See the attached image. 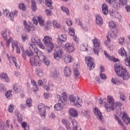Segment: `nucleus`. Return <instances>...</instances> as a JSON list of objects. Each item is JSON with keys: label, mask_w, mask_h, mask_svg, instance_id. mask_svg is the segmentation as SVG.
Instances as JSON below:
<instances>
[{"label": "nucleus", "mask_w": 130, "mask_h": 130, "mask_svg": "<svg viewBox=\"0 0 130 130\" xmlns=\"http://www.w3.org/2000/svg\"><path fill=\"white\" fill-rule=\"evenodd\" d=\"M115 72L118 77L122 78L123 81H128L130 75L126 69L123 68L119 63H116L114 65Z\"/></svg>", "instance_id": "obj_1"}, {"label": "nucleus", "mask_w": 130, "mask_h": 130, "mask_svg": "<svg viewBox=\"0 0 130 130\" xmlns=\"http://www.w3.org/2000/svg\"><path fill=\"white\" fill-rule=\"evenodd\" d=\"M103 100H104V101H103V104H105V107L106 111L110 112L111 110H113L114 109V100L112 96H108V104H106V99H104Z\"/></svg>", "instance_id": "obj_2"}, {"label": "nucleus", "mask_w": 130, "mask_h": 130, "mask_svg": "<svg viewBox=\"0 0 130 130\" xmlns=\"http://www.w3.org/2000/svg\"><path fill=\"white\" fill-rule=\"evenodd\" d=\"M44 43L47 47V51L50 53L54 48V44L52 43V39L51 38L46 36L43 39Z\"/></svg>", "instance_id": "obj_3"}, {"label": "nucleus", "mask_w": 130, "mask_h": 130, "mask_svg": "<svg viewBox=\"0 0 130 130\" xmlns=\"http://www.w3.org/2000/svg\"><path fill=\"white\" fill-rule=\"evenodd\" d=\"M69 99L72 105L77 106V107H81L82 106V100L80 98H78V99H77L74 95H70Z\"/></svg>", "instance_id": "obj_4"}, {"label": "nucleus", "mask_w": 130, "mask_h": 130, "mask_svg": "<svg viewBox=\"0 0 130 130\" xmlns=\"http://www.w3.org/2000/svg\"><path fill=\"white\" fill-rule=\"evenodd\" d=\"M23 27L24 30L26 33H29L31 31H35L36 29L35 26L32 24V23H29V25L25 20H23Z\"/></svg>", "instance_id": "obj_5"}, {"label": "nucleus", "mask_w": 130, "mask_h": 130, "mask_svg": "<svg viewBox=\"0 0 130 130\" xmlns=\"http://www.w3.org/2000/svg\"><path fill=\"white\" fill-rule=\"evenodd\" d=\"M85 60L89 70L91 71V70H94V68H95V63H94V59H93V58L90 56L86 57Z\"/></svg>", "instance_id": "obj_6"}, {"label": "nucleus", "mask_w": 130, "mask_h": 130, "mask_svg": "<svg viewBox=\"0 0 130 130\" xmlns=\"http://www.w3.org/2000/svg\"><path fill=\"white\" fill-rule=\"evenodd\" d=\"M38 108L42 118H45L46 116V107H45V105L43 104H40L38 106Z\"/></svg>", "instance_id": "obj_7"}, {"label": "nucleus", "mask_w": 130, "mask_h": 130, "mask_svg": "<svg viewBox=\"0 0 130 130\" xmlns=\"http://www.w3.org/2000/svg\"><path fill=\"white\" fill-rule=\"evenodd\" d=\"M35 48H36V46L34 43H32L31 42V43L30 44L29 49L25 51V53L26 55H27V56H29V57L31 56H32V55H34V52H35Z\"/></svg>", "instance_id": "obj_8"}, {"label": "nucleus", "mask_w": 130, "mask_h": 130, "mask_svg": "<svg viewBox=\"0 0 130 130\" xmlns=\"http://www.w3.org/2000/svg\"><path fill=\"white\" fill-rule=\"evenodd\" d=\"M31 43H34L35 46H36V44L37 45H39L40 48L42 49H45V47H44V45L41 43V41L39 38H38L37 37H32L31 38Z\"/></svg>", "instance_id": "obj_9"}, {"label": "nucleus", "mask_w": 130, "mask_h": 130, "mask_svg": "<svg viewBox=\"0 0 130 130\" xmlns=\"http://www.w3.org/2000/svg\"><path fill=\"white\" fill-rule=\"evenodd\" d=\"M63 54V51L62 50L55 51L53 53V57L56 60H59L60 58H62Z\"/></svg>", "instance_id": "obj_10"}, {"label": "nucleus", "mask_w": 130, "mask_h": 130, "mask_svg": "<svg viewBox=\"0 0 130 130\" xmlns=\"http://www.w3.org/2000/svg\"><path fill=\"white\" fill-rule=\"evenodd\" d=\"M35 53L37 54V57L40 60H44V59H45L46 56L44 55V54H43L41 51L39 50L38 48H37L36 47L35 49Z\"/></svg>", "instance_id": "obj_11"}, {"label": "nucleus", "mask_w": 130, "mask_h": 130, "mask_svg": "<svg viewBox=\"0 0 130 130\" xmlns=\"http://www.w3.org/2000/svg\"><path fill=\"white\" fill-rule=\"evenodd\" d=\"M30 64L32 67H40L41 66V62L36 58H30L29 59Z\"/></svg>", "instance_id": "obj_12"}, {"label": "nucleus", "mask_w": 130, "mask_h": 130, "mask_svg": "<svg viewBox=\"0 0 130 130\" xmlns=\"http://www.w3.org/2000/svg\"><path fill=\"white\" fill-rule=\"evenodd\" d=\"M107 2L115 9V10H119L120 9V3L115 2L112 0H107Z\"/></svg>", "instance_id": "obj_13"}, {"label": "nucleus", "mask_w": 130, "mask_h": 130, "mask_svg": "<svg viewBox=\"0 0 130 130\" xmlns=\"http://www.w3.org/2000/svg\"><path fill=\"white\" fill-rule=\"evenodd\" d=\"M63 104V101L61 100H58V104H56L54 106V109L56 111H60L62 110V104Z\"/></svg>", "instance_id": "obj_14"}, {"label": "nucleus", "mask_w": 130, "mask_h": 130, "mask_svg": "<svg viewBox=\"0 0 130 130\" xmlns=\"http://www.w3.org/2000/svg\"><path fill=\"white\" fill-rule=\"evenodd\" d=\"M123 115L122 116V119L123 121V122H125L127 125L128 124H129L130 123V118L128 117V115H127V114H126V112H123L122 113Z\"/></svg>", "instance_id": "obj_15"}, {"label": "nucleus", "mask_w": 130, "mask_h": 130, "mask_svg": "<svg viewBox=\"0 0 130 130\" xmlns=\"http://www.w3.org/2000/svg\"><path fill=\"white\" fill-rule=\"evenodd\" d=\"M65 49L69 53H71V52H73L75 50V48L74 47V46H73L72 44L70 43H67L65 45Z\"/></svg>", "instance_id": "obj_16"}, {"label": "nucleus", "mask_w": 130, "mask_h": 130, "mask_svg": "<svg viewBox=\"0 0 130 130\" xmlns=\"http://www.w3.org/2000/svg\"><path fill=\"white\" fill-rule=\"evenodd\" d=\"M94 114L96 116L98 119L100 120H102V113L99 110V109L97 107L94 108V110H93Z\"/></svg>", "instance_id": "obj_17"}, {"label": "nucleus", "mask_w": 130, "mask_h": 130, "mask_svg": "<svg viewBox=\"0 0 130 130\" xmlns=\"http://www.w3.org/2000/svg\"><path fill=\"white\" fill-rule=\"evenodd\" d=\"M64 74L66 77L69 78V77H71V75H72V70L69 67H66L64 69Z\"/></svg>", "instance_id": "obj_18"}, {"label": "nucleus", "mask_w": 130, "mask_h": 130, "mask_svg": "<svg viewBox=\"0 0 130 130\" xmlns=\"http://www.w3.org/2000/svg\"><path fill=\"white\" fill-rule=\"evenodd\" d=\"M7 57L9 60H11H11L13 61L16 69H20V65L18 64V63H17V60L15 57L12 55L9 56V55H7Z\"/></svg>", "instance_id": "obj_19"}, {"label": "nucleus", "mask_w": 130, "mask_h": 130, "mask_svg": "<svg viewBox=\"0 0 130 130\" xmlns=\"http://www.w3.org/2000/svg\"><path fill=\"white\" fill-rule=\"evenodd\" d=\"M18 11L14 10L9 13V18L11 21H14L15 17L18 16Z\"/></svg>", "instance_id": "obj_20"}, {"label": "nucleus", "mask_w": 130, "mask_h": 130, "mask_svg": "<svg viewBox=\"0 0 130 130\" xmlns=\"http://www.w3.org/2000/svg\"><path fill=\"white\" fill-rule=\"evenodd\" d=\"M58 42H60V43H62V42H66L67 41V35L63 34V35H59L58 36Z\"/></svg>", "instance_id": "obj_21"}, {"label": "nucleus", "mask_w": 130, "mask_h": 130, "mask_svg": "<svg viewBox=\"0 0 130 130\" xmlns=\"http://www.w3.org/2000/svg\"><path fill=\"white\" fill-rule=\"evenodd\" d=\"M0 78L1 79H4L6 83L10 82V78L8 76V75L5 73H0Z\"/></svg>", "instance_id": "obj_22"}, {"label": "nucleus", "mask_w": 130, "mask_h": 130, "mask_svg": "<svg viewBox=\"0 0 130 130\" xmlns=\"http://www.w3.org/2000/svg\"><path fill=\"white\" fill-rule=\"evenodd\" d=\"M43 87L46 91H52L54 90V85L53 84L44 85Z\"/></svg>", "instance_id": "obj_23"}, {"label": "nucleus", "mask_w": 130, "mask_h": 130, "mask_svg": "<svg viewBox=\"0 0 130 130\" xmlns=\"http://www.w3.org/2000/svg\"><path fill=\"white\" fill-rule=\"evenodd\" d=\"M69 112V114L73 117H78L79 115L78 112L74 109H70Z\"/></svg>", "instance_id": "obj_24"}, {"label": "nucleus", "mask_w": 130, "mask_h": 130, "mask_svg": "<svg viewBox=\"0 0 130 130\" xmlns=\"http://www.w3.org/2000/svg\"><path fill=\"white\" fill-rule=\"evenodd\" d=\"M31 85L33 86V91L36 93V92H38V91H39V88H38V86H37V83H36L35 80L32 79L31 80Z\"/></svg>", "instance_id": "obj_25"}, {"label": "nucleus", "mask_w": 130, "mask_h": 130, "mask_svg": "<svg viewBox=\"0 0 130 130\" xmlns=\"http://www.w3.org/2000/svg\"><path fill=\"white\" fill-rule=\"evenodd\" d=\"M96 24L99 25V26H101L103 24V20H102V17L100 15L96 16Z\"/></svg>", "instance_id": "obj_26"}, {"label": "nucleus", "mask_w": 130, "mask_h": 130, "mask_svg": "<svg viewBox=\"0 0 130 130\" xmlns=\"http://www.w3.org/2000/svg\"><path fill=\"white\" fill-rule=\"evenodd\" d=\"M118 53L119 54H120V55H121V56H125L126 58L125 59H126V58H127V55H126V52L125 51V50H124V48H121L119 50H118Z\"/></svg>", "instance_id": "obj_27"}, {"label": "nucleus", "mask_w": 130, "mask_h": 130, "mask_svg": "<svg viewBox=\"0 0 130 130\" xmlns=\"http://www.w3.org/2000/svg\"><path fill=\"white\" fill-rule=\"evenodd\" d=\"M102 12L104 15H107L108 14V6L106 4H104L102 5Z\"/></svg>", "instance_id": "obj_28"}, {"label": "nucleus", "mask_w": 130, "mask_h": 130, "mask_svg": "<svg viewBox=\"0 0 130 130\" xmlns=\"http://www.w3.org/2000/svg\"><path fill=\"white\" fill-rule=\"evenodd\" d=\"M64 61L66 63H70L73 61V57L70 55H66L64 58Z\"/></svg>", "instance_id": "obj_29"}, {"label": "nucleus", "mask_w": 130, "mask_h": 130, "mask_svg": "<svg viewBox=\"0 0 130 130\" xmlns=\"http://www.w3.org/2000/svg\"><path fill=\"white\" fill-rule=\"evenodd\" d=\"M115 118L117 120L118 123L119 125H121V126H122L123 130H126V127H125L123 125V123H122V122L120 120V119L116 115H115Z\"/></svg>", "instance_id": "obj_30"}, {"label": "nucleus", "mask_w": 130, "mask_h": 130, "mask_svg": "<svg viewBox=\"0 0 130 130\" xmlns=\"http://www.w3.org/2000/svg\"><path fill=\"white\" fill-rule=\"evenodd\" d=\"M20 88H21V86L18 83H15L13 86V89L15 93H19Z\"/></svg>", "instance_id": "obj_31"}, {"label": "nucleus", "mask_w": 130, "mask_h": 130, "mask_svg": "<svg viewBox=\"0 0 130 130\" xmlns=\"http://www.w3.org/2000/svg\"><path fill=\"white\" fill-rule=\"evenodd\" d=\"M15 114L17 116V120L19 122H22V121H23V116L20 114V112H19V111H16Z\"/></svg>", "instance_id": "obj_32"}, {"label": "nucleus", "mask_w": 130, "mask_h": 130, "mask_svg": "<svg viewBox=\"0 0 130 130\" xmlns=\"http://www.w3.org/2000/svg\"><path fill=\"white\" fill-rule=\"evenodd\" d=\"M93 42V46L95 47H100V41L97 39V38H94L93 40H92Z\"/></svg>", "instance_id": "obj_33"}, {"label": "nucleus", "mask_w": 130, "mask_h": 130, "mask_svg": "<svg viewBox=\"0 0 130 130\" xmlns=\"http://www.w3.org/2000/svg\"><path fill=\"white\" fill-rule=\"evenodd\" d=\"M31 9L33 12H36L37 11V6H36V2L35 0H31Z\"/></svg>", "instance_id": "obj_34"}, {"label": "nucleus", "mask_w": 130, "mask_h": 130, "mask_svg": "<svg viewBox=\"0 0 130 130\" xmlns=\"http://www.w3.org/2000/svg\"><path fill=\"white\" fill-rule=\"evenodd\" d=\"M111 82L114 84V85H117V86H119V85H121V84H122V81L118 80H115L114 78H112Z\"/></svg>", "instance_id": "obj_35"}, {"label": "nucleus", "mask_w": 130, "mask_h": 130, "mask_svg": "<svg viewBox=\"0 0 130 130\" xmlns=\"http://www.w3.org/2000/svg\"><path fill=\"white\" fill-rule=\"evenodd\" d=\"M38 21L40 24V25L41 26H44V24L45 23V21H44V20L43 19V18H42V17H41V16H39L38 17Z\"/></svg>", "instance_id": "obj_36"}, {"label": "nucleus", "mask_w": 130, "mask_h": 130, "mask_svg": "<svg viewBox=\"0 0 130 130\" xmlns=\"http://www.w3.org/2000/svg\"><path fill=\"white\" fill-rule=\"evenodd\" d=\"M33 101L31 98H28L26 100L25 105L27 107H31Z\"/></svg>", "instance_id": "obj_37"}, {"label": "nucleus", "mask_w": 130, "mask_h": 130, "mask_svg": "<svg viewBox=\"0 0 130 130\" xmlns=\"http://www.w3.org/2000/svg\"><path fill=\"white\" fill-rule=\"evenodd\" d=\"M59 74V73L57 72V70H56V69H53L52 71L51 76L53 78H57Z\"/></svg>", "instance_id": "obj_38"}, {"label": "nucleus", "mask_w": 130, "mask_h": 130, "mask_svg": "<svg viewBox=\"0 0 130 130\" xmlns=\"http://www.w3.org/2000/svg\"><path fill=\"white\" fill-rule=\"evenodd\" d=\"M45 4L47 7H50L51 10H53V7L51 6L52 5L51 0H45Z\"/></svg>", "instance_id": "obj_39"}, {"label": "nucleus", "mask_w": 130, "mask_h": 130, "mask_svg": "<svg viewBox=\"0 0 130 130\" xmlns=\"http://www.w3.org/2000/svg\"><path fill=\"white\" fill-rule=\"evenodd\" d=\"M80 50L81 51H87L88 50V46L87 44H84L80 46Z\"/></svg>", "instance_id": "obj_40"}, {"label": "nucleus", "mask_w": 130, "mask_h": 130, "mask_svg": "<svg viewBox=\"0 0 130 130\" xmlns=\"http://www.w3.org/2000/svg\"><path fill=\"white\" fill-rule=\"evenodd\" d=\"M51 29V22L50 21H47L45 24V30H47Z\"/></svg>", "instance_id": "obj_41"}, {"label": "nucleus", "mask_w": 130, "mask_h": 130, "mask_svg": "<svg viewBox=\"0 0 130 130\" xmlns=\"http://www.w3.org/2000/svg\"><path fill=\"white\" fill-rule=\"evenodd\" d=\"M18 8L19 10H21V11H26V6H25V4H24V3H20L18 5Z\"/></svg>", "instance_id": "obj_42"}, {"label": "nucleus", "mask_w": 130, "mask_h": 130, "mask_svg": "<svg viewBox=\"0 0 130 130\" xmlns=\"http://www.w3.org/2000/svg\"><path fill=\"white\" fill-rule=\"evenodd\" d=\"M61 9L62 11V12L66 13L67 16H70V12H69V9L67 7L64 6H62L61 7Z\"/></svg>", "instance_id": "obj_43"}, {"label": "nucleus", "mask_w": 130, "mask_h": 130, "mask_svg": "<svg viewBox=\"0 0 130 130\" xmlns=\"http://www.w3.org/2000/svg\"><path fill=\"white\" fill-rule=\"evenodd\" d=\"M74 74L75 76V79H78V78H79V76H80V73H79V70H78V69L74 68Z\"/></svg>", "instance_id": "obj_44"}, {"label": "nucleus", "mask_w": 130, "mask_h": 130, "mask_svg": "<svg viewBox=\"0 0 130 130\" xmlns=\"http://www.w3.org/2000/svg\"><path fill=\"white\" fill-rule=\"evenodd\" d=\"M36 74L39 77H41L43 75V70L41 69H38L36 71Z\"/></svg>", "instance_id": "obj_45"}, {"label": "nucleus", "mask_w": 130, "mask_h": 130, "mask_svg": "<svg viewBox=\"0 0 130 130\" xmlns=\"http://www.w3.org/2000/svg\"><path fill=\"white\" fill-rule=\"evenodd\" d=\"M21 126L25 130H29V126H28V124H27V123L26 122H23L21 123Z\"/></svg>", "instance_id": "obj_46"}, {"label": "nucleus", "mask_w": 130, "mask_h": 130, "mask_svg": "<svg viewBox=\"0 0 130 130\" xmlns=\"http://www.w3.org/2000/svg\"><path fill=\"white\" fill-rule=\"evenodd\" d=\"M7 99H11L12 98V90H9L5 94Z\"/></svg>", "instance_id": "obj_47"}, {"label": "nucleus", "mask_w": 130, "mask_h": 130, "mask_svg": "<svg viewBox=\"0 0 130 130\" xmlns=\"http://www.w3.org/2000/svg\"><path fill=\"white\" fill-rule=\"evenodd\" d=\"M109 26L110 28L111 29H113L114 28L116 27V24H115V22L114 21H110L109 23Z\"/></svg>", "instance_id": "obj_48"}, {"label": "nucleus", "mask_w": 130, "mask_h": 130, "mask_svg": "<svg viewBox=\"0 0 130 130\" xmlns=\"http://www.w3.org/2000/svg\"><path fill=\"white\" fill-rule=\"evenodd\" d=\"M72 123L73 125V128H77V127H78V122L75 119H73L72 120Z\"/></svg>", "instance_id": "obj_49"}, {"label": "nucleus", "mask_w": 130, "mask_h": 130, "mask_svg": "<svg viewBox=\"0 0 130 130\" xmlns=\"http://www.w3.org/2000/svg\"><path fill=\"white\" fill-rule=\"evenodd\" d=\"M28 37L26 34H23L21 35V39L23 41V42H25L26 40H28Z\"/></svg>", "instance_id": "obj_50"}, {"label": "nucleus", "mask_w": 130, "mask_h": 130, "mask_svg": "<svg viewBox=\"0 0 130 130\" xmlns=\"http://www.w3.org/2000/svg\"><path fill=\"white\" fill-rule=\"evenodd\" d=\"M53 25L54 28H59V27H60V24H59L56 20L53 21Z\"/></svg>", "instance_id": "obj_51"}, {"label": "nucleus", "mask_w": 130, "mask_h": 130, "mask_svg": "<svg viewBox=\"0 0 130 130\" xmlns=\"http://www.w3.org/2000/svg\"><path fill=\"white\" fill-rule=\"evenodd\" d=\"M117 36V32L115 33V32L112 31L110 33H109V36L112 38H115Z\"/></svg>", "instance_id": "obj_52"}, {"label": "nucleus", "mask_w": 130, "mask_h": 130, "mask_svg": "<svg viewBox=\"0 0 130 130\" xmlns=\"http://www.w3.org/2000/svg\"><path fill=\"white\" fill-rule=\"evenodd\" d=\"M69 34L70 36H75V29L72 28H69Z\"/></svg>", "instance_id": "obj_53"}, {"label": "nucleus", "mask_w": 130, "mask_h": 130, "mask_svg": "<svg viewBox=\"0 0 130 130\" xmlns=\"http://www.w3.org/2000/svg\"><path fill=\"white\" fill-rule=\"evenodd\" d=\"M42 61H43V62L45 63V64L48 67L49 66V64L50 62H49V60H48L47 59H46V56L45 57V59L44 60H41Z\"/></svg>", "instance_id": "obj_54"}, {"label": "nucleus", "mask_w": 130, "mask_h": 130, "mask_svg": "<svg viewBox=\"0 0 130 130\" xmlns=\"http://www.w3.org/2000/svg\"><path fill=\"white\" fill-rule=\"evenodd\" d=\"M62 123H63V124H64L66 125V126H68V125H71V123L70 122V121H68V120H62Z\"/></svg>", "instance_id": "obj_55"}, {"label": "nucleus", "mask_w": 130, "mask_h": 130, "mask_svg": "<svg viewBox=\"0 0 130 130\" xmlns=\"http://www.w3.org/2000/svg\"><path fill=\"white\" fill-rule=\"evenodd\" d=\"M8 111L12 113L13 111H14V105H10V106L8 108Z\"/></svg>", "instance_id": "obj_56"}, {"label": "nucleus", "mask_w": 130, "mask_h": 130, "mask_svg": "<svg viewBox=\"0 0 130 130\" xmlns=\"http://www.w3.org/2000/svg\"><path fill=\"white\" fill-rule=\"evenodd\" d=\"M109 60H111V61H113L114 62H117V61H119V60L118 58H116L114 57H111L109 58Z\"/></svg>", "instance_id": "obj_57"}, {"label": "nucleus", "mask_w": 130, "mask_h": 130, "mask_svg": "<svg viewBox=\"0 0 130 130\" xmlns=\"http://www.w3.org/2000/svg\"><path fill=\"white\" fill-rule=\"evenodd\" d=\"M7 89L6 88V87L5 86V85L4 84H0V91H6Z\"/></svg>", "instance_id": "obj_58"}, {"label": "nucleus", "mask_w": 130, "mask_h": 130, "mask_svg": "<svg viewBox=\"0 0 130 130\" xmlns=\"http://www.w3.org/2000/svg\"><path fill=\"white\" fill-rule=\"evenodd\" d=\"M21 49L22 51V57H23L24 59H26V52H24V47H21Z\"/></svg>", "instance_id": "obj_59"}, {"label": "nucleus", "mask_w": 130, "mask_h": 130, "mask_svg": "<svg viewBox=\"0 0 130 130\" xmlns=\"http://www.w3.org/2000/svg\"><path fill=\"white\" fill-rule=\"evenodd\" d=\"M1 35H2V37H3V39H4V40H7V34H6V32H5L4 31H2Z\"/></svg>", "instance_id": "obj_60"}, {"label": "nucleus", "mask_w": 130, "mask_h": 130, "mask_svg": "<svg viewBox=\"0 0 130 130\" xmlns=\"http://www.w3.org/2000/svg\"><path fill=\"white\" fill-rule=\"evenodd\" d=\"M13 40V38H10L7 41H6V45L7 47H10V43H11V41Z\"/></svg>", "instance_id": "obj_61"}, {"label": "nucleus", "mask_w": 130, "mask_h": 130, "mask_svg": "<svg viewBox=\"0 0 130 130\" xmlns=\"http://www.w3.org/2000/svg\"><path fill=\"white\" fill-rule=\"evenodd\" d=\"M5 126H6V125H5L4 122H0V130H4Z\"/></svg>", "instance_id": "obj_62"}, {"label": "nucleus", "mask_w": 130, "mask_h": 130, "mask_svg": "<svg viewBox=\"0 0 130 130\" xmlns=\"http://www.w3.org/2000/svg\"><path fill=\"white\" fill-rule=\"evenodd\" d=\"M62 99L64 100V101H67V94L65 92H63L62 94Z\"/></svg>", "instance_id": "obj_63"}, {"label": "nucleus", "mask_w": 130, "mask_h": 130, "mask_svg": "<svg viewBox=\"0 0 130 130\" xmlns=\"http://www.w3.org/2000/svg\"><path fill=\"white\" fill-rule=\"evenodd\" d=\"M100 76L101 79L103 80H105L106 79V75L105 74H103V73H100Z\"/></svg>", "instance_id": "obj_64"}]
</instances>
